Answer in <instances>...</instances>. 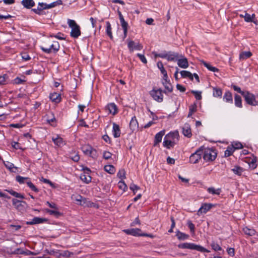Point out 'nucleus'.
<instances>
[{"label": "nucleus", "instance_id": "1", "mask_svg": "<svg viewBox=\"0 0 258 258\" xmlns=\"http://www.w3.org/2000/svg\"><path fill=\"white\" fill-rule=\"evenodd\" d=\"M202 154L204 160L206 162H211L214 161L217 157V152L213 148H206L202 146Z\"/></svg>", "mask_w": 258, "mask_h": 258}, {"label": "nucleus", "instance_id": "2", "mask_svg": "<svg viewBox=\"0 0 258 258\" xmlns=\"http://www.w3.org/2000/svg\"><path fill=\"white\" fill-rule=\"evenodd\" d=\"M178 247L182 249H189L197 250L202 252H210V251L200 245L193 243H183L178 245Z\"/></svg>", "mask_w": 258, "mask_h": 258}, {"label": "nucleus", "instance_id": "3", "mask_svg": "<svg viewBox=\"0 0 258 258\" xmlns=\"http://www.w3.org/2000/svg\"><path fill=\"white\" fill-rule=\"evenodd\" d=\"M68 24L71 28V36L74 38H78L81 34L80 26L74 20L71 19H68Z\"/></svg>", "mask_w": 258, "mask_h": 258}, {"label": "nucleus", "instance_id": "4", "mask_svg": "<svg viewBox=\"0 0 258 258\" xmlns=\"http://www.w3.org/2000/svg\"><path fill=\"white\" fill-rule=\"evenodd\" d=\"M40 48L45 53H56L59 50L60 45L58 42L53 41L48 46H40Z\"/></svg>", "mask_w": 258, "mask_h": 258}, {"label": "nucleus", "instance_id": "5", "mask_svg": "<svg viewBox=\"0 0 258 258\" xmlns=\"http://www.w3.org/2000/svg\"><path fill=\"white\" fill-rule=\"evenodd\" d=\"M81 150L83 153L86 156H88L94 159H96L98 157L96 150L89 144L83 145L81 147Z\"/></svg>", "mask_w": 258, "mask_h": 258}, {"label": "nucleus", "instance_id": "6", "mask_svg": "<svg viewBox=\"0 0 258 258\" xmlns=\"http://www.w3.org/2000/svg\"><path fill=\"white\" fill-rule=\"evenodd\" d=\"M163 91L161 89L153 88L149 92V94L153 99L158 102H162L163 100V95L162 93Z\"/></svg>", "mask_w": 258, "mask_h": 258}, {"label": "nucleus", "instance_id": "7", "mask_svg": "<svg viewBox=\"0 0 258 258\" xmlns=\"http://www.w3.org/2000/svg\"><path fill=\"white\" fill-rule=\"evenodd\" d=\"M243 97L246 103L248 105L251 106L257 105V101L256 100V97L253 94L246 91L244 94Z\"/></svg>", "mask_w": 258, "mask_h": 258}, {"label": "nucleus", "instance_id": "8", "mask_svg": "<svg viewBox=\"0 0 258 258\" xmlns=\"http://www.w3.org/2000/svg\"><path fill=\"white\" fill-rule=\"evenodd\" d=\"M202 155V148H199L195 153H192L189 157V162L192 164L198 163L201 159Z\"/></svg>", "mask_w": 258, "mask_h": 258}, {"label": "nucleus", "instance_id": "9", "mask_svg": "<svg viewBox=\"0 0 258 258\" xmlns=\"http://www.w3.org/2000/svg\"><path fill=\"white\" fill-rule=\"evenodd\" d=\"M162 84L165 88V90L163 92L165 94L167 93H171L173 91V86L170 82V80L168 79V77L167 76L166 78L162 77Z\"/></svg>", "mask_w": 258, "mask_h": 258}, {"label": "nucleus", "instance_id": "10", "mask_svg": "<svg viewBox=\"0 0 258 258\" xmlns=\"http://www.w3.org/2000/svg\"><path fill=\"white\" fill-rule=\"evenodd\" d=\"M84 173L80 175L81 179L86 183H89L91 181L92 178L90 175L91 170L87 167L83 168Z\"/></svg>", "mask_w": 258, "mask_h": 258}, {"label": "nucleus", "instance_id": "11", "mask_svg": "<svg viewBox=\"0 0 258 258\" xmlns=\"http://www.w3.org/2000/svg\"><path fill=\"white\" fill-rule=\"evenodd\" d=\"M127 47L130 52H133L135 50H141L143 49V46L141 43H136L134 41L129 40H127Z\"/></svg>", "mask_w": 258, "mask_h": 258}, {"label": "nucleus", "instance_id": "12", "mask_svg": "<svg viewBox=\"0 0 258 258\" xmlns=\"http://www.w3.org/2000/svg\"><path fill=\"white\" fill-rule=\"evenodd\" d=\"M179 54L176 52L172 51H168L167 52H164L163 58H166L168 61H176L177 58H179Z\"/></svg>", "mask_w": 258, "mask_h": 258}, {"label": "nucleus", "instance_id": "13", "mask_svg": "<svg viewBox=\"0 0 258 258\" xmlns=\"http://www.w3.org/2000/svg\"><path fill=\"white\" fill-rule=\"evenodd\" d=\"M12 204L14 207L18 211H23L25 209V205L26 204V202L22 201H19L16 199L12 200Z\"/></svg>", "mask_w": 258, "mask_h": 258}, {"label": "nucleus", "instance_id": "14", "mask_svg": "<svg viewBox=\"0 0 258 258\" xmlns=\"http://www.w3.org/2000/svg\"><path fill=\"white\" fill-rule=\"evenodd\" d=\"M178 67L181 68L186 69L188 67L187 59L182 55H179L177 60Z\"/></svg>", "mask_w": 258, "mask_h": 258}, {"label": "nucleus", "instance_id": "15", "mask_svg": "<svg viewBox=\"0 0 258 258\" xmlns=\"http://www.w3.org/2000/svg\"><path fill=\"white\" fill-rule=\"evenodd\" d=\"M212 207L213 205L212 204H203L200 208L198 210L197 214L200 216L202 214H205L209 211Z\"/></svg>", "mask_w": 258, "mask_h": 258}, {"label": "nucleus", "instance_id": "16", "mask_svg": "<svg viewBox=\"0 0 258 258\" xmlns=\"http://www.w3.org/2000/svg\"><path fill=\"white\" fill-rule=\"evenodd\" d=\"M119 18L121 26L123 30V37L125 38L127 36L128 23L124 20V18L120 12L119 13Z\"/></svg>", "mask_w": 258, "mask_h": 258}, {"label": "nucleus", "instance_id": "17", "mask_svg": "<svg viewBox=\"0 0 258 258\" xmlns=\"http://www.w3.org/2000/svg\"><path fill=\"white\" fill-rule=\"evenodd\" d=\"M46 121L48 123L50 124L51 126H56V120L53 113L52 112H48L46 115Z\"/></svg>", "mask_w": 258, "mask_h": 258}, {"label": "nucleus", "instance_id": "18", "mask_svg": "<svg viewBox=\"0 0 258 258\" xmlns=\"http://www.w3.org/2000/svg\"><path fill=\"white\" fill-rule=\"evenodd\" d=\"M182 134L185 137L188 138L192 136L190 125L188 123H186L183 125L182 127Z\"/></svg>", "mask_w": 258, "mask_h": 258}, {"label": "nucleus", "instance_id": "19", "mask_svg": "<svg viewBox=\"0 0 258 258\" xmlns=\"http://www.w3.org/2000/svg\"><path fill=\"white\" fill-rule=\"evenodd\" d=\"M165 130H162L155 136L154 146H157L162 141L163 136L165 135Z\"/></svg>", "mask_w": 258, "mask_h": 258}, {"label": "nucleus", "instance_id": "20", "mask_svg": "<svg viewBox=\"0 0 258 258\" xmlns=\"http://www.w3.org/2000/svg\"><path fill=\"white\" fill-rule=\"evenodd\" d=\"M46 221H47V219L45 218L35 217L31 221H27L26 223L27 225H34L43 223Z\"/></svg>", "mask_w": 258, "mask_h": 258}, {"label": "nucleus", "instance_id": "21", "mask_svg": "<svg viewBox=\"0 0 258 258\" xmlns=\"http://www.w3.org/2000/svg\"><path fill=\"white\" fill-rule=\"evenodd\" d=\"M165 137H166V139H168L169 140L176 142L178 140L179 134L177 131L170 132L167 134Z\"/></svg>", "mask_w": 258, "mask_h": 258}, {"label": "nucleus", "instance_id": "22", "mask_svg": "<svg viewBox=\"0 0 258 258\" xmlns=\"http://www.w3.org/2000/svg\"><path fill=\"white\" fill-rule=\"evenodd\" d=\"M112 135L114 138H117L120 136L121 131L119 125L117 124L115 122L112 123Z\"/></svg>", "mask_w": 258, "mask_h": 258}, {"label": "nucleus", "instance_id": "23", "mask_svg": "<svg viewBox=\"0 0 258 258\" xmlns=\"http://www.w3.org/2000/svg\"><path fill=\"white\" fill-rule=\"evenodd\" d=\"M244 233L248 236H253L256 234V231L252 228L248 226H244L242 228Z\"/></svg>", "mask_w": 258, "mask_h": 258}, {"label": "nucleus", "instance_id": "24", "mask_svg": "<svg viewBox=\"0 0 258 258\" xmlns=\"http://www.w3.org/2000/svg\"><path fill=\"white\" fill-rule=\"evenodd\" d=\"M139 127V123L137 119L135 116H134L130 122V128L132 132L137 130Z\"/></svg>", "mask_w": 258, "mask_h": 258}, {"label": "nucleus", "instance_id": "25", "mask_svg": "<svg viewBox=\"0 0 258 258\" xmlns=\"http://www.w3.org/2000/svg\"><path fill=\"white\" fill-rule=\"evenodd\" d=\"M52 140L54 144L58 147H62L65 145V143L63 140V139L58 135H56V137H53L52 138Z\"/></svg>", "mask_w": 258, "mask_h": 258}, {"label": "nucleus", "instance_id": "26", "mask_svg": "<svg viewBox=\"0 0 258 258\" xmlns=\"http://www.w3.org/2000/svg\"><path fill=\"white\" fill-rule=\"evenodd\" d=\"M106 109L108 111L109 113L113 115L115 114L117 112V106L114 103L108 104L106 107Z\"/></svg>", "mask_w": 258, "mask_h": 258}, {"label": "nucleus", "instance_id": "27", "mask_svg": "<svg viewBox=\"0 0 258 258\" xmlns=\"http://www.w3.org/2000/svg\"><path fill=\"white\" fill-rule=\"evenodd\" d=\"M49 98L50 100L55 103H59L61 101L60 94L58 93L53 92L50 94Z\"/></svg>", "mask_w": 258, "mask_h": 258}, {"label": "nucleus", "instance_id": "28", "mask_svg": "<svg viewBox=\"0 0 258 258\" xmlns=\"http://www.w3.org/2000/svg\"><path fill=\"white\" fill-rule=\"evenodd\" d=\"M223 99L225 102L232 104L233 103L232 93L228 91L225 92L224 94Z\"/></svg>", "mask_w": 258, "mask_h": 258}, {"label": "nucleus", "instance_id": "29", "mask_svg": "<svg viewBox=\"0 0 258 258\" xmlns=\"http://www.w3.org/2000/svg\"><path fill=\"white\" fill-rule=\"evenodd\" d=\"M175 144V142L166 139V137H164V141L163 142V146L168 149H170L171 148H173Z\"/></svg>", "mask_w": 258, "mask_h": 258}, {"label": "nucleus", "instance_id": "30", "mask_svg": "<svg viewBox=\"0 0 258 258\" xmlns=\"http://www.w3.org/2000/svg\"><path fill=\"white\" fill-rule=\"evenodd\" d=\"M4 165L6 166V167L7 169H8L11 172L16 173L17 171V170H18L17 167L15 166L14 164H13L12 163H11L8 161H7V162L4 161Z\"/></svg>", "mask_w": 258, "mask_h": 258}, {"label": "nucleus", "instance_id": "31", "mask_svg": "<svg viewBox=\"0 0 258 258\" xmlns=\"http://www.w3.org/2000/svg\"><path fill=\"white\" fill-rule=\"evenodd\" d=\"M21 3L27 9H30L35 6V2L33 0H22Z\"/></svg>", "mask_w": 258, "mask_h": 258}, {"label": "nucleus", "instance_id": "32", "mask_svg": "<svg viewBox=\"0 0 258 258\" xmlns=\"http://www.w3.org/2000/svg\"><path fill=\"white\" fill-rule=\"evenodd\" d=\"M158 68L160 70L161 74L163 75V77L166 78L168 76L167 72L164 68L163 64L161 61H158L157 63Z\"/></svg>", "mask_w": 258, "mask_h": 258}, {"label": "nucleus", "instance_id": "33", "mask_svg": "<svg viewBox=\"0 0 258 258\" xmlns=\"http://www.w3.org/2000/svg\"><path fill=\"white\" fill-rule=\"evenodd\" d=\"M201 63L207 68L209 71H212L213 72H219V69L217 68L212 66L210 63L207 62L206 61L202 60L201 61Z\"/></svg>", "mask_w": 258, "mask_h": 258}, {"label": "nucleus", "instance_id": "34", "mask_svg": "<svg viewBox=\"0 0 258 258\" xmlns=\"http://www.w3.org/2000/svg\"><path fill=\"white\" fill-rule=\"evenodd\" d=\"M176 236L177 237V238L180 240H185L189 238V235L188 234L180 232L179 230L176 231Z\"/></svg>", "mask_w": 258, "mask_h": 258}, {"label": "nucleus", "instance_id": "35", "mask_svg": "<svg viewBox=\"0 0 258 258\" xmlns=\"http://www.w3.org/2000/svg\"><path fill=\"white\" fill-rule=\"evenodd\" d=\"M234 104H235V105L237 107H239V108L242 107L241 98L238 94H235V95H234Z\"/></svg>", "mask_w": 258, "mask_h": 258}, {"label": "nucleus", "instance_id": "36", "mask_svg": "<svg viewBox=\"0 0 258 258\" xmlns=\"http://www.w3.org/2000/svg\"><path fill=\"white\" fill-rule=\"evenodd\" d=\"M197 110V104L194 103L189 106V112L187 115V117H190L192 116V114L196 112Z\"/></svg>", "mask_w": 258, "mask_h": 258}, {"label": "nucleus", "instance_id": "37", "mask_svg": "<svg viewBox=\"0 0 258 258\" xmlns=\"http://www.w3.org/2000/svg\"><path fill=\"white\" fill-rule=\"evenodd\" d=\"M124 231L126 233L128 234H130L133 236H137L140 235L139 232L141 231V230L139 229H131L124 230Z\"/></svg>", "mask_w": 258, "mask_h": 258}, {"label": "nucleus", "instance_id": "38", "mask_svg": "<svg viewBox=\"0 0 258 258\" xmlns=\"http://www.w3.org/2000/svg\"><path fill=\"white\" fill-rule=\"evenodd\" d=\"M78 204L84 206V207H92L93 204V203L91 202L88 199L85 198L83 197L82 199V201H81L80 203H77Z\"/></svg>", "mask_w": 258, "mask_h": 258}, {"label": "nucleus", "instance_id": "39", "mask_svg": "<svg viewBox=\"0 0 258 258\" xmlns=\"http://www.w3.org/2000/svg\"><path fill=\"white\" fill-rule=\"evenodd\" d=\"M106 33L110 37V38L111 39H112L113 36H112V28H111V24L109 22L107 21L106 22Z\"/></svg>", "mask_w": 258, "mask_h": 258}, {"label": "nucleus", "instance_id": "40", "mask_svg": "<svg viewBox=\"0 0 258 258\" xmlns=\"http://www.w3.org/2000/svg\"><path fill=\"white\" fill-rule=\"evenodd\" d=\"M207 191L212 195H219L221 192V188L215 189L214 187H210L208 188Z\"/></svg>", "mask_w": 258, "mask_h": 258}, {"label": "nucleus", "instance_id": "41", "mask_svg": "<svg viewBox=\"0 0 258 258\" xmlns=\"http://www.w3.org/2000/svg\"><path fill=\"white\" fill-rule=\"evenodd\" d=\"M181 76L182 78H188L190 79L191 80H193V75L192 74L187 71H181L180 72Z\"/></svg>", "mask_w": 258, "mask_h": 258}, {"label": "nucleus", "instance_id": "42", "mask_svg": "<svg viewBox=\"0 0 258 258\" xmlns=\"http://www.w3.org/2000/svg\"><path fill=\"white\" fill-rule=\"evenodd\" d=\"M251 55H252V53H251V52L244 51V52H241L239 54V58L240 60H244V59H247V58L250 57L251 56Z\"/></svg>", "mask_w": 258, "mask_h": 258}, {"label": "nucleus", "instance_id": "43", "mask_svg": "<svg viewBox=\"0 0 258 258\" xmlns=\"http://www.w3.org/2000/svg\"><path fill=\"white\" fill-rule=\"evenodd\" d=\"M213 95L215 97H221L222 95V91L220 88L214 87L213 88Z\"/></svg>", "mask_w": 258, "mask_h": 258}, {"label": "nucleus", "instance_id": "44", "mask_svg": "<svg viewBox=\"0 0 258 258\" xmlns=\"http://www.w3.org/2000/svg\"><path fill=\"white\" fill-rule=\"evenodd\" d=\"M233 172L238 175H241L244 171V169L238 166H235L233 169H232Z\"/></svg>", "mask_w": 258, "mask_h": 258}, {"label": "nucleus", "instance_id": "45", "mask_svg": "<svg viewBox=\"0 0 258 258\" xmlns=\"http://www.w3.org/2000/svg\"><path fill=\"white\" fill-rule=\"evenodd\" d=\"M104 169L105 171L110 173L113 174L115 172V169L114 167L111 165H105L104 167Z\"/></svg>", "mask_w": 258, "mask_h": 258}, {"label": "nucleus", "instance_id": "46", "mask_svg": "<svg viewBox=\"0 0 258 258\" xmlns=\"http://www.w3.org/2000/svg\"><path fill=\"white\" fill-rule=\"evenodd\" d=\"M234 149L232 146H228L227 149L225 151L224 155L226 157H229L231 156L234 152Z\"/></svg>", "mask_w": 258, "mask_h": 258}, {"label": "nucleus", "instance_id": "47", "mask_svg": "<svg viewBox=\"0 0 258 258\" xmlns=\"http://www.w3.org/2000/svg\"><path fill=\"white\" fill-rule=\"evenodd\" d=\"M118 187L120 189H121L123 192L127 189V186L125 182L122 180L118 182Z\"/></svg>", "mask_w": 258, "mask_h": 258}, {"label": "nucleus", "instance_id": "48", "mask_svg": "<svg viewBox=\"0 0 258 258\" xmlns=\"http://www.w3.org/2000/svg\"><path fill=\"white\" fill-rule=\"evenodd\" d=\"M29 178L28 177H24L20 175H18L16 177V180L17 182H18L20 184H23L24 183H26V182Z\"/></svg>", "mask_w": 258, "mask_h": 258}, {"label": "nucleus", "instance_id": "49", "mask_svg": "<svg viewBox=\"0 0 258 258\" xmlns=\"http://www.w3.org/2000/svg\"><path fill=\"white\" fill-rule=\"evenodd\" d=\"M8 191L12 196L16 198H20L22 199H24V196L20 193H18L12 189L8 190Z\"/></svg>", "mask_w": 258, "mask_h": 258}, {"label": "nucleus", "instance_id": "50", "mask_svg": "<svg viewBox=\"0 0 258 258\" xmlns=\"http://www.w3.org/2000/svg\"><path fill=\"white\" fill-rule=\"evenodd\" d=\"M62 3L61 0H58L55 2H53L51 3H50V4H47V8L48 9H50L52 8H54V7H56V6L61 5H62Z\"/></svg>", "mask_w": 258, "mask_h": 258}, {"label": "nucleus", "instance_id": "51", "mask_svg": "<svg viewBox=\"0 0 258 258\" xmlns=\"http://www.w3.org/2000/svg\"><path fill=\"white\" fill-rule=\"evenodd\" d=\"M211 246L214 251H217L222 250L221 247L217 243L214 241L212 242Z\"/></svg>", "mask_w": 258, "mask_h": 258}, {"label": "nucleus", "instance_id": "52", "mask_svg": "<svg viewBox=\"0 0 258 258\" xmlns=\"http://www.w3.org/2000/svg\"><path fill=\"white\" fill-rule=\"evenodd\" d=\"M50 37H54L59 40H64L65 37L63 34L58 32L56 34H50Z\"/></svg>", "mask_w": 258, "mask_h": 258}, {"label": "nucleus", "instance_id": "53", "mask_svg": "<svg viewBox=\"0 0 258 258\" xmlns=\"http://www.w3.org/2000/svg\"><path fill=\"white\" fill-rule=\"evenodd\" d=\"M26 184L29 186L30 188L33 191L38 192L39 191V189L34 185V184L30 181H27L26 182Z\"/></svg>", "mask_w": 258, "mask_h": 258}, {"label": "nucleus", "instance_id": "54", "mask_svg": "<svg viewBox=\"0 0 258 258\" xmlns=\"http://www.w3.org/2000/svg\"><path fill=\"white\" fill-rule=\"evenodd\" d=\"M255 16L254 14H252L251 16L247 13H244V21L246 22H250L252 21V18Z\"/></svg>", "mask_w": 258, "mask_h": 258}, {"label": "nucleus", "instance_id": "55", "mask_svg": "<svg viewBox=\"0 0 258 258\" xmlns=\"http://www.w3.org/2000/svg\"><path fill=\"white\" fill-rule=\"evenodd\" d=\"M191 93L192 94H193L196 98V99L197 100H201L202 99V92L201 91H194V90H191Z\"/></svg>", "mask_w": 258, "mask_h": 258}, {"label": "nucleus", "instance_id": "56", "mask_svg": "<svg viewBox=\"0 0 258 258\" xmlns=\"http://www.w3.org/2000/svg\"><path fill=\"white\" fill-rule=\"evenodd\" d=\"M57 209L49 210L46 209V212L50 215H54L57 216L59 215V212L57 210Z\"/></svg>", "mask_w": 258, "mask_h": 258}, {"label": "nucleus", "instance_id": "57", "mask_svg": "<svg viewBox=\"0 0 258 258\" xmlns=\"http://www.w3.org/2000/svg\"><path fill=\"white\" fill-rule=\"evenodd\" d=\"M8 76L7 74L0 76V84L4 85L6 83L7 80L8 79Z\"/></svg>", "mask_w": 258, "mask_h": 258}, {"label": "nucleus", "instance_id": "58", "mask_svg": "<svg viewBox=\"0 0 258 258\" xmlns=\"http://www.w3.org/2000/svg\"><path fill=\"white\" fill-rule=\"evenodd\" d=\"M231 87L234 89V91H237V92L241 94L242 96H243L245 92V91H242L239 87L236 86L235 85L232 84Z\"/></svg>", "mask_w": 258, "mask_h": 258}, {"label": "nucleus", "instance_id": "59", "mask_svg": "<svg viewBox=\"0 0 258 258\" xmlns=\"http://www.w3.org/2000/svg\"><path fill=\"white\" fill-rule=\"evenodd\" d=\"M231 146L233 147L234 150L242 148L243 146L240 142H233Z\"/></svg>", "mask_w": 258, "mask_h": 258}, {"label": "nucleus", "instance_id": "60", "mask_svg": "<svg viewBox=\"0 0 258 258\" xmlns=\"http://www.w3.org/2000/svg\"><path fill=\"white\" fill-rule=\"evenodd\" d=\"M117 176L121 179H123L125 178V172L123 169L120 170L117 173Z\"/></svg>", "mask_w": 258, "mask_h": 258}, {"label": "nucleus", "instance_id": "61", "mask_svg": "<svg viewBox=\"0 0 258 258\" xmlns=\"http://www.w3.org/2000/svg\"><path fill=\"white\" fill-rule=\"evenodd\" d=\"M137 55L139 57L141 61L144 63V64H146L147 63V60L144 54L138 53Z\"/></svg>", "mask_w": 258, "mask_h": 258}, {"label": "nucleus", "instance_id": "62", "mask_svg": "<svg viewBox=\"0 0 258 258\" xmlns=\"http://www.w3.org/2000/svg\"><path fill=\"white\" fill-rule=\"evenodd\" d=\"M83 197L81 195H73L72 196V199H74L75 201L77 202L78 203H80L82 201Z\"/></svg>", "mask_w": 258, "mask_h": 258}, {"label": "nucleus", "instance_id": "63", "mask_svg": "<svg viewBox=\"0 0 258 258\" xmlns=\"http://www.w3.org/2000/svg\"><path fill=\"white\" fill-rule=\"evenodd\" d=\"M112 154L108 151H104L103 154V157L105 160H108L111 158Z\"/></svg>", "mask_w": 258, "mask_h": 258}, {"label": "nucleus", "instance_id": "64", "mask_svg": "<svg viewBox=\"0 0 258 258\" xmlns=\"http://www.w3.org/2000/svg\"><path fill=\"white\" fill-rule=\"evenodd\" d=\"M25 82V80H22L19 77H17L13 80V84H21Z\"/></svg>", "mask_w": 258, "mask_h": 258}]
</instances>
